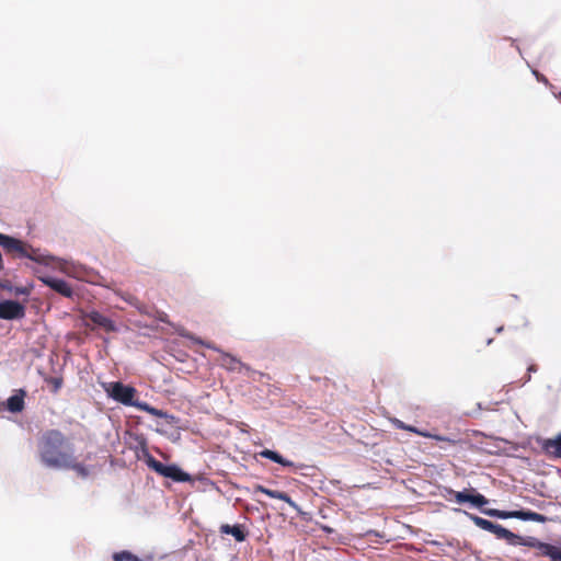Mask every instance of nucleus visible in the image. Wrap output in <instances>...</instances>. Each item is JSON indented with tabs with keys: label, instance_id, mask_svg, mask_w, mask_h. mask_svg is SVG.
<instances>
[{
	"label": "nucleus",
	"instance_id": "nucleus-27",
	"mask_svg": "<svg viewBox=\"0 0 561 561\" xmlns=\"http://www.w3.org/2000/svg\"><path fill=\"white\" fill-rule=\"evenodd\" d=\"M0 287H1L2 289H7V290H9V291H11V293L13 291V287L11 286L10 282H8V280H5V282L1 283V284H0Z\"/></svg>",
	"mask_w": 561,
	"mask_h": 561
},
{
	"label": "nucleus",
	"instance_id": "nucleus-22",
	"mask_svg": "<svg viewBox=\"0 0 561 561\" xmlns=\"http://www.w3.org/2000/svg\"><path fill=\"white\" fill-rule=\"evenodd\" d=\"M392 423L399 430H404V431H409V432H412V433H419L415 427L410 426V425H405L402 421H400L398 419H394L392 421Z\"/></svg>",
	"mask_w": 561,
	"mask_h": 561
},
{
	"label": "nucleus",
	"instance_id": "nucleus-4",
	"mask_svg": "<svg viewBox=\"0 0 561 561\" xmlns=\"http://www.w3.org/2000/svg\"><path fill=\"white\" fill-rule=\"evenodd\" d=\"M0 245L7 254L14 257H27L44 264H49L54 261L53 256L38 254L37 250L33 249L30 244L3 233H0Z\"/></svg>",
	"mask_w": 561,
	"mask_h": 561
},
{
	"label": "nucleus",
	"instance_id": "nucleus-23",
	"mask_svg": "<svg viewBox=\"0 0 561 561\" xmlns=\"http://www.w3.org/2000/svg\"><path fill=\"white\" fill-rule=\"evenodd\" d=\"M533 75L536 77V79H537L538 81L543 82L545 84H548V83H549V82H548V79H547L543 75H541L539 71H537V70H533Z\"/></svg>",
	"mask_w": 561,
	"mask_h": 561
},
{
	"label": "nucleus",
	"instance_id": "nucleus-5",
	"mask_svg": "<svg viewBox=\"0 0 561 561\" xmlns=\"http://www.w3.org/2000/svg\"><path fill=\"white\" fill-rule=\"evenodd\" d=\"M145 461L147 466L158 474L170 478L175 482H190L192 480L187 472H184L176 465H164L157 460L149 451L145 450Z\"/></svg>",
	"mask_w": 561,
	"mask_h": 561
},
{
	"label": "nucleus",
	"instance_id": "nucleus-3",
	"mask_svg": "<svg viewBox=\"0 0 561 561\" xmlns=\"http://www.w3.org/2000/svg\"><path fill=\"white\" fill-rule=\"evenodd\" d=\"M469 516H470V519L473 522V524L477 527H479L485 531L494 534L499 539H504L510 545H513V546L520 545V546H527V547L538 549V543H540V541H538L534 537L524 538L519 535L512 533L511 530L506 529L505 527H503L500 524H494L491 520L484 519L477 515H469Z\"/></svg>",
	"mask_w": 561,
	"mask_h": 561
},
{
	"label": "nucleus",
	"instance_id": "nucleus-21",
	"mask_svg": "<svg viewBox=\"0 0 561 561\" xmlns=\"http://www.w3.org/2000/svg\"><path fill=\"white\" fill-rule=\"evenodd\" d=\"M538 550L541 556L549 557L550 559H552V557L557 550V547L552 546L550 543L540 541V543H538Z\"/></svg>",
	"mask_w": 561,
	"mask_h": 561
},
{
	"label": "nucleus",
	"instance_id": "nucleus-16",
	"mask_svg": "<svg viewBox=\"0 0 561 561\" xmlns=\"http://www.w3.org/2000/svg\"><path fill=\"white\" fill-rule=\"evenodd\" d=\"M259 455L263 458L270 459L276 463L282 465L283 467H293L294 466L293 461L284 458L280 454H278L274 450H271V449H264V450L260 451Z\"/></svg>",
	"mask_w": 561,
	"mask_h": 561
},
{
	"label": "nucleus",
	"instance_id": "nucleus-29",
	"mask_svg": "<svg viewBox=\"0 0 561 561\" xmlns=\"http://www.w3.org/2000/svg\"><path fill=\"white\" fill-rule=\"evenodd\" d=\"M434 438H435L436 440L448 442V443H455V440H453V439H450V438H447V437L439 436V435L434 436Z\"/></svg>",
	"mask_w": 561,
	"mask_h": 561
},
{
	"label": "nucleus",
	"instance_id": "nucleus-31",
	"mask_svg": "<svg viewBox=\"0 0 561 561\" xmlns=\"http://www.w3.org/2000/svg\"><path fill=\"white\" fill-rule=\"evenodd\" d=\"M559 99L561 100V92L559 93Z\"/></svg>",
	"mask_w": 561,
	"mask_h": 561
},
{
	"label": "nucleus",
	"instance_id": "nucleus-6",
	"mask_svg": "<svg viewBox=\"0 0 561 561\" xmlns=\"http://www.w3.org/2000/svg\"><path fill=\"white\" fill-rule=\"evenodd\" d=\"M188 337L197 344L204 345L208 348L219 352L220 358L218 359V363L226 370L232 371V373H234V371L240 373L242 369H245L247 371L251 370V368L248 365L243 364L239 358L234 357L233 355H231L229 353H225L224 351L216 347L213 343L204 342L199 337H194L191 335H188Z\"/></svg>",
	"mask_w": 561,
	"mask_h": 561
},
{
	"label": "nucleus",
	"instance_id": "nucleus-14",
	"mask_svg": "<svg viewBox=\"0 0 561 561\" xmlns=\"http://www.w3.org/2000/svg\"><path fill=\"white\" fill-rule=\"evenodd\" d=\"M88 318H89V320H90L93 324H95V325H98V327H100V328H103V329H104L105 331H107V332H112V331H114V330H115V324H114V322H113L110 318H107V317L103 316L102 313H100V312H98V311H93V312H91V313L88 316Z\"/></svg>",
	"mask_w": 561,
	"mask_h": 561
},
{
	"label": "nucleus",
	"instance_id": "nucleus-17",
	"mask_svg": "<svg viewBox=\"0 0 561 561\" xmlns=\"http://www.w3.org/2000/svg\"><path fill=\"white\" fill-rule=\"evenodd\" d=\"M113 561H142L136 554L128 550H122L113 553Z\"/></svg>",
	"mask_w": 561,
	"mask_h": 561
},
{
	"label": "nucleus",
	"instance_id": "nucleus-24",
	"mask_svg": "<svg viewBox=\"0 0 561 561\" xmlns=\"http://www.w3.org/2000/svg\"><path fill=\"white\" fill-rule=\"evenodd\" d=\"M12 293H14V295H28L30 290L26 287H15Z\"/></svg>",
	"mask_w": 561,
	"mask_h": 561
},
{
	"label": "nucleus",
	"instance_id": "nucleus-26",
	"mask_svg": "<svg viewBox=\"0 0 561 561\" xmlns=\"http://www.w3.org/2000/svg\"><path fill=\"white\" fill-rule=\"evenodd\" d=\"M538 367L537 365L535 364H531L528 368H527V371H528V375H527V378L525 381H529L530 380V373H535L537 371Z\"/></svg>",
	"mask_w": 561,
	"mask_h": 561
},
{
	"label": "nucleus",
	"instance_id": "nucleus-30",
	"mask_svg": "<svg viewBox=\"0 0 561 561\" xmlns=\"http://www.w3.org/2000/svg\"><path fill=\"white\" fill-rule=\"evenodd\" d=\"M502 331H503V327H500V328H497V329H496V332H497V333H499V332H502Z\"/></svg>",
	"mask_w": 561,
	"mask_h": 561
},
{
	"label": "nucleus",
	"instance_id": "nucleus-11",
	"mask_svg": "<svg viewBox=\"0 0 561 561\" xmlns=\"http://www.w3.org/2000/svg\"><path fill=\"white\" fill-rule=\"evenodd\" d=\"M26 397V391L23 389L15 390V392L8 398L5 402V408L8 411L12 413H19L24 410L25 403L24 399Z\"/></svg>",
	"mask_w": 561,
	"mask_h": 561
},
{
	"label": "nucleus",
	"instance_id": "nucleus-7",
	"mask_svg": "<svg viewBox=\"0 0 561 561\" xmlns=\"http://www.w3.org/2000/svg\"><path fill=\"white\" fill-rule=\"evenodd\" d=\"M104 389L112 399L124 405L136 407L138 403L134 401L137 391L131 386H127L119 381H115L104 385Z\"/></svg>",
	"mask_w": 561,
	"mask_h": 561
},
{
	"label": "nucleus",
	"instance_id": "nucleus-25",
	"mask_svg": "<svg viewBox=\"0 0 561 561\" xmlns=\"http://www.w3.org/2000/svg\"><path fill=\"white\" fill-rule=\"evenodd\" d=\"M168 318H169V316H168L165 312H163V311L158 312V319H159L161 322H163V323H169V319H168Z\"/></svg>",
	"mask_w": 561,
	"mask_h": 561
},
{
	"label": "nucleus",
	"instance_id": "nucleus-10",
	"mask_svg": "<svg viewBox=\"0 0 561 561\" xmlns=\"http://www.w3.org/2000/svg\"><path fill=\"white\" fill-rule=\"evenodd\" d=\"M540 447L546 456L549 458H560L561 459V434L552 438L542 439L540 443Z\"/></svg>",
	"mask_w": 561,
	"mask_h": 561
},
{
	"label": "nucleus",
	"instance_id": "nucleus-15",
	"mask_svg": "<svg viewBox=\"0 0 561 561\" xmlns=\"http://www.w3.org/2000/svg\"><path fill=\"white\" fill-rule=\"evenodd\" d=\"M68 465H64L61 469H72L81 478H87L90 474L88 467L83 463L78 462L77 457L72 455L70 460L67 461Z\"/></svg>",
	"mask_w": 561,
	"mask_h": 561
},
{
	"label": "nucleus",
	"instance_id": "nucleus-9",
	"mask_svg": "<svg viewBox=\"0 0 561 561\" xmlns=\"http://www.w3.org/2000/svg\"><path fill=\"white\" fill-rule=\"evenodd\" d=\"M38 278L46 286L64 297L70 298L73 294L71 286L64 279L51 276H39Z\"/></svg>",
	"mask_w": 561,
	"mask_h": 561
},
{
	"label": "nucleus",
	"instance_id": "nucleus-12",
	"mask_svg": "<svg viewBox=\"0 0 561 561\" xmlns=\"http://www.w3.org/2000/svg\"><path fill=\"white\" fill-rule=\"evenodd\" d=\"M254 490H255V492L263 493L272 499H277V500L284 501L290 507L298 510V505L296 504V502L293 501L291 497L285 492L277 491V490H271L261 484L255 485Z\"/></svg>",
	"mask_w": 561,
	"mask_h": 561
},
{
	"label": "nucleus",
	"instance_id": "nucleus-20",
	"mask_svg": "<svg viewBox=\"0 0 561 561\" xmlns=\"http://www.w3.org/2000/svg\"><path fill=\"white\" fill-rule=\"evenodd\" d=\"M45 382L50 386V391L53 393H57L64 385V379L61 377L49 376L45 378Z\"/></svg>",
	"mask_w": 561,
	"mask_h": 561
},
{
	"label": "nucleus",
	"instance_id": "nucleus-1",
	"mask_svg": "<svg viewBox=\"0 0 561 561\" xmlns=\"http://www.w3.org/2000/svg\"><path fill=\"white\" fill-rule=\"evenodd\" d=\"M445 499L451 501L453 499L459 503H470L472 506L478 507L481 512L490 517H496L501 519L516 518L520 520H530L536 523H546L548 522V517L533 512V511H501L496 508H482L485 504L489 503V500L477 492L476 489L465 490V491H455L453 489H446Z\"/></svg>",
	"mask_w": 561,
	"mask_h": 561
},
{
	"label": "nucleus",
	"instance_id": "nucleus-8",
	"mask_svg": "<svg viewBox=\"0 0 561 561\" xmlns=\"http://www.w3.org/2000/svg\"><path fill=\"white\" fill-rule=\"evenodd\" d=\"M25 316L23 305L14 300H4L0 302V319L13 320Z\"/></svg>",
	"mask_w": 561,
	"mask_h": 561
},
{
	"label": "nucleus",
	"instance_id": "nucleus-28",
	"mask_svg": "<svg viewBox=\"0 0 561 561\" xmlns=\"http://www.w3.org/2000/svg\"><path fill=\"white\" fill-rule=\"evenodd\" d=\"M551 561H561V549L557 548Z\"/></svg>",
	"mask_w": 561,
	"mask_h": 561
},
{
	"label": "nucleus",
	"instance_id": "nucleus-18",
	"mask_svg": "<svg viewBox=\"0 0 561 561\" xmlns=\"http://www.w3.org/2000/svg\"><path fill=\"white\" fill-rule=\"evenodd\" d=\"M136 407L139 408L142 411H146L147 413H149L152 416H157V417H167L168 416L167 412H164L162 410H159L157 408H153V407H151V405H149L148 403H145V402L144 403H137Z\"/></svg>",
	"mask_w": 561,
	"mask_h": 561
},
{
	"label": "nucleus",
	"instance_id": "nucleus-2",
	"mask_svg": "<svg viewBox=\"0 0 561 561\" xmlns=\"http://www.w3.org/2000/svg\"><path fill=\"white\" fill-rule=\"evenodd\" d=\"M38 457L48 468L61 469L73 455L68 438L59 430L45 431L37 442Z\"/></svg>",
	"mask_w": 561,
	"mask_h": 561
},
{
	"label": "nucleus",
	"instance_id": "nucleus-13",
	"mask_svg": "<svg viewBox=\"0 0 561 561\" xmlns=\"http://www.w3.org/2000/svg\"><path fill=\"white\" fill-rule=\"evenodd\" d=\"M221 534L231 535L238 542H242L247 539L248 533L242 525H229L222 524L219 528Z\"/></svg>",
	"mask_w": 561,
	"mask_h": 561
},
{
	"label": "nucleus",
	"instance_id": "nucleus-19",
	"mask_svg": "<svg viewBox=\"0 0 561 561\" xmlns=\"http://www.w3.org/2000/svg\"><path fill=\"white\" fill-rule=\"evenodd\" d=\"M119 296L130 306L138 309L140 312H145L144 305L139 301V299L136 296L128 293H121Z\"/></svg>",
	"mask_w": 561,
	"mask_h": 561
}]
</instances>
